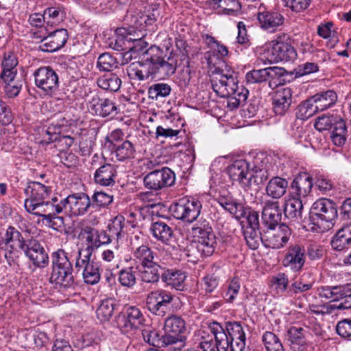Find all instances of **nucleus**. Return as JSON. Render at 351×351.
Masks as SVG:
<instances>
[{
  "mask_svg": "<svg viewBox=\"0 0 351 351\" xmlns=\"http://www.w3.org/2000/svg\"><path fill=\"white\" fill-rule=\"evenodd\" d=\"M210 70L212 88L219 97H228L227 106L229 109L232 110L245 101L248 90L243 85H239L237 74L231 66L223 62L221 66Z\"/></svg>",
  "mask_w": 351,
  "mask_h": 351,
  "instance_id": "f257e3e1",
  "label": "nucleus"
},
{
  "mask_svg": "<svg viewBox=\"0 0 351 351\" xmlns=\"http://www.w3.org/2000/svg\"><path fill=\"white\" fill-rule=\"evenodd\" d=\"M51 258L50 283L59 289L71 287L74 284L73 268L68 253L58 249L52 252Z\"/></svg>",
  "mask_w": 351,
  "mask_h": 351,
  "instance_id": "f03ea898",
  "label": "nucleus"
},
{
  "mask_svg": "<svg viewBox=\"0 0 351 351\" xmlns=\"http://www.w3.org/2000/svg\"><path fill=\"white\" fill-rule=\"evenodd\" d=\"M210 336L204 330H199L195 333V351H215L213 339H215L217 351H228L229 340L223 326L218 322H212L208 326Z\"/></svg>",
  "mask_w": 351,
  "mask_h": 351,
  "instance_id": "7ed1b4c3",
  "label": "nucleus"
},
{
  "mask_svg": "<svg viewBox=\"0 0 351 351\" xmlns=\"http://www.w3.org/2000/svg\"><path fill=\"white\" fill-rule=\"evenodd\" d=\"M261 49L265 60L270 63L292 61L297 56L289 36L284 33L276 35L274 40L266 43Z\"/></svg>",
  "mask_w": 351,
  "mask_h": 351,
  "instance_id": "20e7f679",
  "label": "nucleus"
},
{
  "mask_svg": "<svg viewBox=\"0 0 351 351\" xmlns=\"http://www.w3.org/2000/svg\"><path fill=\"white\" fill-rule=\"evenodd\" d=\"M337 217V208L334 203L328 199L317 200L310 210V220L319 232H326L332 228Z\"/></svg>",
  "mask_w": 351,
  "mask_h": 351,
  "instance_id": "39448f33",
  "label": "nucleus"
},
{
  "mask_svg": "<svg viewBox=\"0 0 351 351\" xmlns=\"http://www.w3.org/2000/svg\"><path fill=\"white\" fill-rule=\"evenodd\" d=\"M162 344L173 350H180L186 345L185 322L180 317L173 315L165 319Z\"/></svg>",
  "mask_w": 351,
  "mask_h": 351,
  "instance_id": "423d86ee",
  "label": "nucleus"
},
{
  "mask_svg": "<svg viewBox=\"0 0 351 351\" xmlns=\"http://www.w3.org/2000/svg\"><path fill=\"white\" fill-rule=\"evenodd\" d=\"M5 245V258L9 265L16 264L27 245L21 233L14 227L9 226L2 239Z\"/></svg>",
  "mask_w": 351,
  "mask_h": 351,
  "instance_id": "0eeeda50",
  "label": "nucleus"
},
{
  "mask_svg": "<svg viewBox=\"0 0 351 351\" xmlns=\"http://www.w3.org/2000/svg\"><path fill=\"white\" fill-rule=\"evenodd\" d=\"M202 208L200 197H184L171 206V210L175 218L190 223L197 219Z\"/></svg>",
  "mask_w": 351,
  "mask_h": 351,
  "instance_id": "6e6552de",
  "label": "nucleus"
},
{
  "mask_svg": "<svg viewBox=\"0 0 351 351\" xmlns=\"http://www.w3.org/2000/svg\"><path fill=\"white\" fill-rule=\"evenodd\" d=\"M36 87L45 95L53 97L59 89L58 74L49 66H42L34 73Z\"/></svg>",
  "mask_w": 351,
  "mask_h": 351,
  "instance_id": "1a4fd4ad",
  "label": "nucleus"
},
{
  "mask_svg": "<svg viewBox=\"0 0 351 351\" xmlns=\"http://www.w3.org/2000/svg\"><path fill=\"white\" fill-rule=\"evenodd\" d=\"M145 318L141 310L134 306H125L114 317V326L126 333L132 329L138 328L144 323Z\"/></svg>",
  "mask_w": 351,
  "mask_h": 351,
  "instance_id": "9d476101",
  "label": "nucleus"
},
{
  "mask_svg": "<svg viewBox=\"0 0 351 351\" xmlns=\"http://www.w3.org/2000/svg\"><path fill=\"white\" fill-rule=\"evenodd\" d=\"M192 232L197 238V250L202 256H211L217 247V239L208 223L194 226Z\"/></svg>",
  "mask_w": 351,
  "mask_h": 351,
  "instance_id": "9b49d317",
  "label": "nucleus"
},
{
  "mask_svg": "<svg viewBox=\"0 0 351 351\" xmlns=\"http://www.w3.org/2000/svg\"><path fill=\"white\" fill-rule=\"evenodd\" d=\"M226 173L233 182H238L243 188H249L252 184H258V180L254 178V174L245 160L234 161L228 166Z\"/></svg>",
  "mask_w": 351,
  "mask_h": 351,
  "instance_id": "f8f14e48",
  "label": "nucleus"
},
{
  "mask_svg": "<svg viewBox=\"0 0 351 351\" xmlns=\"http://www.w3.org/2000/svg\"><path fill=\"white\" fill-rule=\"evenodd\" d=\"M79 238L86 242V247L84 249H78L77 252L82 251V256H85L86 258L90 257L95 249L110 243V237L107 236L104 232H99L88 226L81 230Z\"/></svg>",
  "mask_w": 351,
  "mask_h": 351,
  "instance_id": "ddd939ff",
  "label": "nucleus"
},
{
  "mask_svg": "<svg viewBox=\"0 0 351 351\" xmlns=\"http://www.w3.org/2000/svg\"><path fill=\"white\" fill-rule=\"evenodd\" d=\"M176 180V176L169 168L163 167L147 173L143 178L145 187L151 191H157L171 186Z\"/></svg>",
  "mask_w": 351,
  "mask_h": 351,
  "instance_id": "4468645a",
  "label": "nucleus"
},
{
  "mask_svg": "<svg viewBox=\"0 0 351 351\" xmlns=\"http://www.w3.org/2000/svg\"><path fill=\"white\" fill-rule=\"evenodd\" d=\"M173 300V295L169 291L160 289L148 293L145 302L147 309L152 313L164 316Z\"/></svg>",
  "mask_w": 351,
  "mask_h": 351,
  "instance_id": "2eb2a0df",
  "label": "nucleus"
},
{
  "mask_svg": "<svg viewBox=\"0 0 351 351\" xmlns=\"http://www.w3.org/2000/svg\"><path fill=\"white\" fill-rule=\"evenodd\" d=\"M60 204L63 208L71 213L74 216L85 215L91 206L89 196L84 193H76L68 195L61 201Z\"/></svg>",
  "mask_w": 351,
  "mask_h": 351,
  "instance_id": "dca6fc26",
  "label": "nucleus"
},
{
  "mask_svg": "<svg viewBox=\"0 0 351 351\" xmlns=\"http://www.w3.org/2000/svg\"><path fill=\"white\" fill-rule=\"evenodd\" d=\"M90 257L86 258L82 256V251L77 252L75 267L80 271H82V276L86 283L95 285L100 280V273L97 263L90 261Z\"/></svg>",
  "mask_w": 351,
  "mask_h": 351,
  "instance_id": "f3484780",
  "label": "nucleus"
},
{
  "mask_svg": "<svg viewBox=\"0 0 351 351\" xmlns=\"http://www.w3.org/2000/svg\"><path fill=\"white\" fill-rule=\"evenodd\" d=\"M58 202L57 197L52 198L51 201H40L33 203L24 204L25 210L30 214L43 218V223L46 218L53 214V211L61 213L63 210V206L56 204Z\"/></svg>",
  "mask_w": 351,
  "mask_h": 351,
  "instance_id": "a211bd4d",
  "label": "nucleus"
},
{
  "mask_svg": "<svg viewBox=\"0 0 351 351\" xmlns=\"http://www.w3.org/2000/svg\"><path fill=\"white\" fill-rule=\"evenodd\" d=\"M306 262V250L298 244L290 245L282 260V265L293 272L300 271Z\"/></svg>",
  "mask_w": 351,
  "mask_h": 351,
  "instance_id": "6ab92c4d",
  "label": "nucleus"
},
{
  "mask_svg": "<svg viewBox=\"0 0 351 351\" xmlns=\"http://www.w3.org/2000/svg\"><path fill=\"white\" fill-rule=\"evenodd\" d=\"M23 252L37 267L44 268L49 264L48 254L43 246L36 239L27 241V245Z\"/></svg>",
  "mask_w": 351,
  "mask_h": 351,
  "instance_id": "aec40b11",
  "label": "nucleus"
},
{
  "mask_svg": "<svg viewBox=\"0 0 351 351\" xmlns=\"http://www.w3.org/2000/svg\"><path fill=\"white\" fill-rule=\"evenodd\" d=\"M293 102V91L291 88H279L272 95L273 110L277 115H285Z\"/></svg>",
  "mask_w": 351,
  "mask_h": 351,
  "instance_id": "412c9836",
  "label": "nucleus"
},
{
  "mask_svg": "<svg viewBox=\"0 0 351 351\" xmlns=\"http://www.w3.org/2000/svg\"><path fill=\"white\" fill-rule=\"evenodd\" d=\"M308 331L306 327L292 326L287 331V340L291 351H310L307 343Z\"/></svg>",
  "mask_w": 351,
  "mask_h": 351,
  "instance_id": "4be33fe9",
  "label": "nucleus"
},
{
  "mask_svg": "<svg viewBox=\"0 0 351 351\" xmlns=\"http://www.w3.org/2000/svg\"><path fill=\"white\" fill-rule=\"evenodd\" d=\"M291 235L290 228L282 224L276 228H268L263 237L268 241V245L272 248L279 249L287 243Z\"/></svg>",
  "mask_w": 351,
  "mask_h": 351,
  "instance_id": "5701e85b",
  "label": "nucleus"
},
{
  "mask_svg": "<svg viewBox=\"0 0 351 351\" xmlns=\"http://www.w3.org/2000/svg\"><path fill=\"white\" fill-rule=\"evenodd\" d=\"M68 39V32L66 29H57L41 40L40 49L46 52H53L62 48Z\"/></svg>",
  "mask_w": 351,
  "mask_h": 351,
  "instance_id": "b1692460",
  "label": "nucleus"
},
{
  "mask_svg": "<svg viewBox=\"0 0 351 351\" xmlns=\"http://www.w3.org/2000/svg\"><path fill=\"white\" fill-rule=\"evenodd\" d=\"M150 60L152 64L153 77L165 78L172 75L176 70V61L173 58H168V60L165 61L156 54L152 56Z\"/></svg>",
  "mask_w": 351,
  "mask_h": 351,
  "instance_id": "393cba45",
  "label": "nucleus"
},
{
  "mask_svg": "<svg viewBox=\"0 0 351 351\" xmlns=\"http://www.w3.org/2000/svg\"><path fill=\"white\" fill-rule=\"evenodd\" d=\"M281 219L282 212L278 202L266 201L262 211L263 224L268 228H276L279 225Z\"/></svg>",
  "mask_w": 351,
  "mask_h": 351,
  "instance_id": "a878e982",
  "label": "nucleus"
},
{
  "mask_svg": "<svg viewBox=\"0 0 351 351\" xmlns=\"http://www.w3.org/2000/svg\"><path fill=\"white\" fill-rule=\"evenodd\" d=\"M257 19L260 27L269 33H273L285 21L284 16L276 11H264L258 12Z\"/></svg>",
  "mask_w": 351,
  "mask_h": 351,
  "instance_id": "bb28decb",
  "label": "nucleus"
},
{
  "mask_svg": "<svg viewBox=\"0 0 351 351\" xmlns=\"http://www.w3.org/2000/svg\"><path fill=\"white\" fill-rule=\"evenodd\" d=\"M228 336L231 339L229 347L231 351H244L245 348V333L239 322H230L226 327Z\"/></svg>",
  "mask_w": 351,
  "mask_h": 351,
  "instance_id": "cd10ccee",
  "label": "nucleus"
},
{
  "mask_svg": "<svg viewBox=\"0 0 351 351\" xmlns=\"http://www.w3.org/2000/svg\"><path fill=\"white\" fill-rule=\"evenodd\" d=\"M152 65L150 58H147L144 62H132L128 67V75L133 80H145L149 76L153 77Z\"/></svg>",
  "mask_w": 351,
  "mask_h": 351,
  "instance_id": "c85d7f7f",
  "label": "nucleus"
},
{
  "mask_svg": "<svg viewBox=\"0 0 351 351\" xmlns=\"http://www.w3.org/2000/svg\"><path fill=\"white\" fill-rule=\"evenodd\" d=\"M27 196L24 204L46 200L49 196L50 189L39 182H31L25 190Z\"/></svg>",
  "mask_w": 351,
  "mask_h": 351,
  "instance_id": "c756f323",
  "label": "nucleus"
},
{
  "mask_svg": "<svg viewBox=\"0 0 351 351\" xmlns=\"http://www.w3.org/2000/svg\"><path fill=\"white\" fill-rule=\"evenodd\" d=\"M313 187L311 177L306 173L299 174L293 181L291 189L296 198L302 199L306 197L311 193Z\"/></svg>",
  "mask_w": 351,
  "mask_h": 351,
  "instance_id": "7c9ffc66",
  "label": "nucleus"
},
{
  "mask_svg": "<svg viewBox=\"0 0 351 351\" xmlns=\"http://www.w3.org/2000/svg\"><path fill=\"white\" fill-rule=\"evenodd\" d=\"M18 60L15 54L12 51L4 53L1 62L2 71L1 77L5 82H12L17 73L16 68Z\"/></svg>",
  "mask_w": 351,
  "mask_h": 351,
  "instance_id": "2f4dec72",
  "label": "nucleus"
},
{
  "mask_svg": "<svg viewBox=\"0 0 351 351\" xmlns=\"http://www.w3.org/2000/svg\"><path fill=\"white\" fill-rule=\"evenodd\" d=\"M152 237L161 243L170 245L173 237V232L168 224L164 221H156L152 223L149 228Z\"/></svg>",
  "mask_w": 351,
  "mask_h": 351,
  "instance_id": "473e14b6",
  "label": "nucleus"
},
{
  "mask_svg": "<svg viewBox=\"0 0 351 351\" xmlns=\"http://www.w3.org/2000/svg\"><path fill=\"white\" fill-rule=\"evenodd\" d=\"M288 181L281 177H273L267 183L265 191L267 196L272 199H280L287 192Z\"/></svg>",
  "mask_w": 351,
  "mask_h": 351,
  "instance_id": "72a5a7b5",
  "label": "nucleus"
},
{
  "mask_svg": "<svg viewBox=\"0 0 351 351\" xmlns=\"http://www.w3.org/2000/svg\"><path fill=\"white\" fill-rule=\"evenodd\" d=\"M164 282L176 290L182 291L185 287L186 274L180 270L168 269L161 274Z\"/></svg>",
  "mask_w": 351,
  "mask_h": 351,
  "instance_id": "f704fd0d",
  "label": "nucleus"
},
{
  "mask_svg": "<svg viewBox=\"0 0 351 351\" xmlns=\"http://www.w3.org/2000/svg\"><path fill=\"white\" fill-rule=\"evenodd\" d=\"M217 202L224 210L229 212L236 218H239L243 215V205L239 203L229 193L221 194L217 197Z\"/></svg>",
  "mask_w": 351,
  "mask_h": 351,
  "instance_id": "c9c22d12",
  "label": "nucleus"
},
{
  "mask_svg": "<svg viewBox=\"0 0 351 351\" xmlns=\"http://www.w3.org/2000/svg\"><path fill=\"white\" fill-rule=\"evenodd\" d=\"M269 158L263 154H257L254 160V166L251 169L256 178L258 180V184L266 180L268 178V170L269 169Z\"/></svg>",
  "mask_w": 351,
  "mask_h": 351,
  "instance_id": "e433bc0d",
  "label": "nucleus"
},
{
  "mask_svg": "<svg viewBox=\"0 0 351 351\" xmlns=\"http://www.w3.org/2000/svg\"><path fill=\"white\" fill-rule=\"evenodd\" d=\"M132 258L137 265L143 267L158 263L155 260L154 252L149 247L145 245H142L134 250Z\"/></svg>",
  "mask_w": 351,
  "mask_h": 351,
  "instance_id": "4c0bfd02",
  "label": "nucleus"
},
{
  "mask_svg": "<svg viewBox=\"0 0 351 351\" xmlns=\"http://www.w3.org/2000/svg\"><path fill=\"white\" fill-rule=\"evenodd\" d=\"M319 111H324L332 107L337 100V93L332 90L320 92L312 96Z\"/></svg>",
  "mask_w": 351,
  "mask_h": 351,
  "instance_id": "58836bf2",
  "label": "nucleus"
},
{
  "mask_svg": "<svg viewBox=\"0 0 351 351\" xmlns=\"http://www.w3.org/2000/svg\"><path fill=\"white\" fill-rule=\"evenodd\" d=\"M303 204L302 199L296 197H290L285 200L284 204L285 216L292 220L297 221L302 218Z\"/></svg>",
  "mask_w": 351,
  "mask_h": 351,
  "instance_id": "ea45409f",
  "label": "nucleus"
},
{
  "mask_svg": "<svg viewBox=\"0 0 351 351\" xmlns=\"http://www.w3.org/2000/svg\"><path fill=\"white\" fill-rule=\"evenodd\" d=\"M337 122L332 128L330 138L334 145L341 147L347 141L348 130L346 122L343 119H337Z\"/></svg>",
  "mask_w": 351,
  "mask_h": 351,
  "instance_id": "a19ab883",
  "label": "nucleus"
},
{
  "mask_svg": "<svg viewBox=\"0 0 351 351\" xmlns=\"http://www.w3.org/2000/svg\"><path fill=\"white\" fill-rule=\"evenodd\" d=\"M277 67H268L263 69L252 70L247 73L245 80L248 84L261 83L269 78L274 77L276 74Z\"/></svg>",
  "mask_w": 351,
  "mask_h": 351,
  "instance_id": "79ce46f5",
  "label": "nucleus"
},
{
  "mask_svg": "<svg viewBox=\"0 0 351 351\" xmlns=\"http://www.w3.org/2000/svg\"><path fill=\"white\" fill-rule=\"evenodd\" d=\"M218 5V14L236 16L241 13V5L237 0H213Z\"/></svg>",
  "mask_w": 351,
  "mask_h": 351,
  "instance_id": "37998d69",
  "label": "nucleus"
},
{
  "mask_svg": "<svg viewBox=\"0 0 351 351\" xmlns=\"http://www.w3.org/2000/svg\"><path fill=\"white\" fill-rule=\"evenodd\" d=\"M144 269L141 272L142 281L147 283H155L159 280L160 271L163 267L159 263H156L148 266H143Z\"/></svg>",
  "mask_w": 351,
  "mask_h": 351,
  "instance_id": "c03bdc74",
  "label": "nucleus"
},
{
  "mask_svg": "<svg viewBox=\"0 0 351 351\" xmlns=\"http://www.w3.org/2000/svg\"><path fill=\"white\" fill-rule=\"evenodd\" d=\"M351 242V226H345L337 232L331 241L332 248L341 251Z\"/></svg>",
  "mask_w": 351,
  "mask_h": 351,
  "instance_id": "a18cd8bd",
  "label": "nucleus"
},
{
  "mask_svg": "<svg viewBox=\"0 0 351 351\" xmlns=\"http://www.w3.org/2000/svg\"><path fill=\"white\" fill-rule=\"evenodd\" d=\"M345 288L343 285L336 287H322L318 289V295L322 298L330 301L341 300Z\"/></svg>",
  "mask_w": 351,
  "mask_h": 351,
  "instance_id": "49530a36",
  "label": "nucleus"
},
{
  "mask_svg": "<svg viewBox=\"0 0 351 351\" xmlns=\"http://www.w3.org/2000/svg\"><path fill=\"white\" fill-rule=\"evenodd\" d=\"M262 341L267 351H285L278 336L272 332H264Z\"/></svg>",
  "mask_w": 351,
  "mask_h": 351,
  "instance_id": "de8ad7c7",
  "label": "nucleus"
},
{
  "mask_svg": "<svg viewBox=\"0 0 351 351\" xmlns=\"http://www.w3.org/2000/svg\"><path fill=\"white\" fill-rule=\"evenodd\" d=\"M318 112L319 111L311 97L299 105L297 116L300 119L306 120Z\"/></svg>",
  "mask_w": 351,
  "mask_h": 351,
  "instance_id": "09e8293b",
  "label": "nucleus"
},
{
  "mask_svg": "<svg viewBox=\"0 0 351 351\" xmlns=\"http://www.w3.org/2000/svg\"><path fill=\"white\" fill-rule=\"evenodd\" d=\"M243 236L247 245L252 250L257 249L261 241L265 238L262 237L259 229L252 228H244Z\"/></svg>",
  "mask_w": 351,
  "mask_h": 351,
  "instance_id": "8fccbe9b",
  "label": "nucleus"
},
{
  "mask_svg": "<svg viewBox=\"0 0 351 351\" xmlns=\"http://www.w3.org/2000/svg\"><path fill=\"white\" fill-rule=\"evenodd\" d=\"M112 149H114L117 159L120 161L131 157L134 152L132 144L128 141H125L120 145L113 144Z\"/></svg>",
  "mask_w": 351,
  "mask_h": 351,
  "instance_id": "3c124183",
  "label": "nucleus"
},
{
  "mask_svg": "<svg viewBox=\"0 0 351 351\" xmlns=\"http://www.w3.org/2000/svg\"><path fill=\"white\" fill-rule=\"evenodd\" d=\"M340 118V117L333 114H323L316 119L314 127L319 132L332 129L336 122H337V119Z\"/></svg>",
  "mask_w": 351,
  "mask_h": 351,
  "instance_id": "603ef678",
  "label": "nucleus"
},
{
  "mask_svg": "<svg viewBox=\"0 0 351 351\" xmlns=\"http://www.w3.org/2000/svg\"><path fill=\"white\" fill-rule=\"evenodd\" d=\"M225 157H218L211 163L210 170L211 172V180L215 184H220L223 183L221 181V169L224 167L226 163Z\"/></svg>",
  "mask_w": 351,
  "mask_h": 351,
  "instance_id": "864d4df0",
  "label": "nucleus"
},
{
  "mask_svg": "<svg viewBox=\"0 0 351 351\" xmlns=\"http://www.w3.org/2000/svg\"><path fill=\"white\" fill-rule=\"evenodd\" d=\"M142 336L144 341L150 345L158 346L161 343V346H165L162 344V337L160 338L158 331L151 326L142 330Z\"/></svg>",
  "mask_w": 351,
  "mask_h": 351,
  "instance_id": "5fc2aeb1",
  "label": "nucleus"
},
{
  "mask_svg": "<svg viewBox=\"0 0 351 351\" xmlns=\"http://www.w3.org/2000/svg\"><path fill=\"white\" fill-rule=\"evenodd\" d=\"M125 221V218L122 215L116 216L113 220H111V237L112 235H116L117 237V240H120V246L121 248H123V223Z\"/></svg>",
  "mask_w": 351,
  "mask_h": 351,
  "instance_id": "6e6d98bb",
  "label": "nucleus"
},
{
  "mask_svg": "<svg viewBox=\"0 0 351 351\" xmlns=\"http://www.w3.org/2000/svg\"><path fill=\"white\" fill-rule=\"evenodd\" d=\"M171 88L169 85L165 83H158L152 85L148 89L149 97L152 99L158 97H165L171 93Z\"/></svg>",
  "mask_w": 351,
  "mask_h": 351,
  "instance_id": "4d7b16f0",
  "label": "nucleus"
},
{
  "mask_svg": "<svg viewBox=\"0 0 351 351\" xmlns=\"http://www.w3.org/2000/svg\"><path fill=\"white\" fill-rule=\"evenodd\" d=\"M317 34L324 39H332V42L330 44L331 47L335 45V43L337 41V39H335V31L333 29L332 23L328 22L322 23L318 25Z\"/></svg>",
  "mask_w": 351,
  "mask_h": 351,
  "instance_id": "13d9d810",
  "label": "nucleus"
},
{
  "mask_svg": "<svg viewBox=\"0 0 351 351\" xmlns=\"http://www.w3.org/2000/svg\"><path fill=\"white\" fill-rule=\"evenodd\" d=\"M288 283V277L284 273H278L272 276L270 280L271 286L276 290L277 293L284 292L287 289Z\"/></svg>",
  "mask_w": 351,
  "mask_h": 351,
  "instance_id": "bf43d9fd",
  "label": "nucleus"
},
{
  "mask_svg": "<svg viewBox=\"0 0 351 351\" xmlns=\"http://www.w3.org/2000/svg\"><path fill=\"white\" fill-rule=\"evenodd\" d=\"M219 277L215 274H207L201 281L200 285L206 293H212L219 285Z\"/></svg>",
  "mask_w": 351,
  "mask_h": 351,
  "instance_id": "052dcab7",
  "label": "nucleus"
},
{
  "mask_svg": "<svg viewBox=\"0 0 351 351\" xmlns=\"http://www.w3.org/2000/svg\"><path fill=\"white\" fill-rule=\"evenodd\" d=\"M285 5L289 8L291 11L296 13L302 12L307 10L311 3V0H282Z\"/></svg>",
  "mask_w": 351,
  "mask_h": 351,
  "instance_id": "680f3d73",
  "label": "nucleus"
},
{
  "mask_svg": "<svg viewBox=\"0 0 351 351\" xmlns=\"http://www.w3.org/2000/svg\"><path fill=\"white\" fill-rule=\"evenodd\" d=\"M95 180L101 186L110 185L109 165H104L97 169L95 173Z\"/></svg>",
  "mask_w": 351,
  "mask_h": 351,
  "instance_id": "e2e57ef3",
  "label": "nucleus"
},
{
  "mask_svg": "<svg viewBox=\"0 0 351 351\" xmlns=\"http://www.w3.org/2000/svg\"><path fill=\"white\" fill-rule=\"evenodd\" d=\"M241 287L239 278H233L229 282L228 291L226 293V299L228 302H232L238 295Z\"/></svg>",
  "mask_w": 351,
  "mask_h": 351,
  "instance_id": "0e129e2a",
  "label": "nucleus"
},
{
  "mask_svg": "<svg viewBox=\"0 0 351 351\" xmlns=\"http://www.w3.org/2000/svg\"><path fill=\"white\" fill-rule=\"evenodd\" d=\"M119 280L125 287H130L136 283V276L132 268L122 270L119 272Z\"/></svg>",
  "mask_w": 351,
  "mask_h": 351,
  "instance_id": "69168bd1",
  "label": "nucleus"
},
{
  "mask_svg": "<svg viewBox=\"0 0 351 351\" xmlns=\"http://www.w3.org/2000/svg\"><path fill=\"white\" fill-rule=\"evenodd\" d=\"M43 14L46 16L47 23H54L62 20L63 12L60 8L51 7L47 8Z\"/></svg>",
  "mask_w": 351,
  "mask_h": 351,
  "instance_id": "338daca9",
  "label": "nucleus"
},
{
  "mask_svg": "<svg viewBox=\"0 0 351 351\" xmlns=\"http://www.w3.org/2000/svg\"><path fill=\"white\" fill-rule=\"evenodd\" d=\"M93 205L99 207H106L110 204V195L108 193L96 190L92 197Z\"/></svg>",
  "mask_w": 351,
  "mask_h": 351,
  "instance_id": "774afa93",
  "label": "nucleus"
}]
</instances>
